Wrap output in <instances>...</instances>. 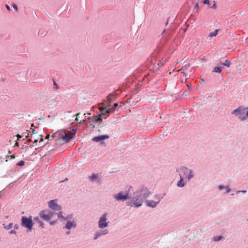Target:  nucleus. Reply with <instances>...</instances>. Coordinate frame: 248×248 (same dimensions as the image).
<instances>
[{
    "mask_svg": "<svg viewBox=\"0 0 248 248\" xmlns=\"http://www.w3.org/2000/svg\"><path fill=\"white\" fill-rule=\"evenodd\" d=\"M170 18V17H168L167 20L165 23V25L167 26L168 24L169 19Z\"/></svg>",
    "mask_w": 248,
    "mask_h": 248,
    "instance_id": "48",
    "label": "nucleus"
},
{
    "mask_svg": "<svg viewBox=\"0 0 248 248\" xmlns=\"http://www.w3.org/2000/svg\"><path fill=\"white\" fill-rule=\"evenodd\" d=\"M70 233V231H68V232H66V234L67 235L69 234Z\"/></svg>",
    "mask_w": 248,
    "mask_h": 248,
    "instance_id": "61",
    "label": "nucleus"
},
{
    "mask_svg": "<svg viewBox=\"0 0 248 248\" xmlns=\"http://www.w3.org/2000/svg\"><path fill=\"white\" fill-rule=\"evenodd\" d=\"M102 115V114H101L96 116L94 115L89 117V123H90V125H92L93 127H94L95 125H93V124L100 123L103 120Z\"/></svg>",
    "mask_w": 248,
    "mask_h": 248,
    "instance_id": "11",
    "label": "nucleus"
},
{
    "mask_svg": "<svg viewBox=\"0 0 248 248\" xmlns=\"http://www.w3.org/2000/svg\"><path fill=\"white\" fill-rule=\"evenodd\" d=\"M247 107L240 106L234 109L232 112V114L238 117V119L241 121H244L248 118L247 116Z\"/></svg>",
    "mask_w": 248,
    "mask_h": 248,
    "instance_id": "3",
    "label": "nucleus"
},
{
    "mask_svg": "<svg viewBox=\"0 0 248 248\" xmlns=\"http://www.w3.org/2000/svg\"><path fill=\"white\" fill-rule=\"evenodd\" d=\"M109 138V136L108 135H102L95 136L92 138V140L93 141L96 142H100L101 144L104 143V140Z\"/></svg>",
    "mask_w": 248,
    "mask_h": 248,
    "instance_id": "12",
    "label": "nucleus"
},
{
    "mask_svg": "<svg viewBox=\"0 0 248 248\" xmlns=\"http://www.w3.org/2000/svg\"><path fill=\"white\" fill-rule=\"evenodd\" d=\"M37 141H38V140H34L33 142H34V143H37Z\"/></svg>",
    "mask_w": 248,
    "mask_h": 248,
    "instance_id": "60",
    "label": "nucleus"
},
{
    "mask_svg": "<svg viewBox=\"0 0 248 248\" xmlns=\"http://www.w3.org/2000/svg\"><path fill=\"white\" fill-rule=\"evenodd\" d=\"M56 201L57 200H52L48 202L49 208L51 209L54 212L59 211L62 209L61 206L57 203Z\"/></svg>",
    "mask_w": 248,
    "mask_h": 248,
    "instance_id": "9",
    "label": "nucleus"
},
{
    "mask_svg": "<svg viewBox=\"0 0 248 248\" xmlns=\"http://www.w3.org/2000/svg\"><path fill=\"white\" fill-rule=\"evenodd\" d=\"M132 186H130L128 189L126 191L125 193L123 192H120L117 194L113 195V198L118 202H124L127 200L131 199V193H130V189Z\"/></svg>",
    "mask_w": 248,
    "mask_h": 248,
    "instance_id": "4",
    "label": "nucleus"
},
{
    "mask_svg": "<svg viewBox=\"0 0 248 248\" xmlns=\"http://www.w3.org/2000/svg\"><path fill=\"white\" fill-rule=\"evenodd\" d=\"M150 193L149 189L147 187L142 186L134 193L135 196L133 197L131 200L127 201L126 204L127 206L130 207H140Z\"/></svg>",
    "mask_w": 248,
    "mask_h": 248,
    "instance_id": "1",
    "label": "nucleus"
},
{
    "mask_svg": "<svg viewBox=\"0 0 248 248\" xmlns=\"http://www.w3.org/2000/svg\"><path fill=\"white\" fill-rule=\"evenodd\" d=\"M29 135H30V133H27V135H26V136H25V139H27V137H28L29 136Z\"/></svg>",
    "mask_w": 248,
    "mask_h": 248,
    "instance_id": "59",
    "label": "nucleus"
},
{
    "mask_svg": "<svg viewBox=\"0 0 248 248\" xmlns=\"http://www.w3.org/2000/svg\"><path fill=\"white\" fill-rule=\"evenodd\" d=\"M35 133V130L34 129L31 128V135L34 134Z\"/></svg>",
    "mask_w": 248,
    "mask_h": 248,
    "instance_id": "49",
    "label": "nucleus"
},
{
    "mask_svg": "<svg viewBox=\"0 0 248 248\" xmlns=\"http://www.w3.org/2000/svg\"><path fill=\"white\" fill-rule=\"evenodd\" d=\"M77 226L76 223L74 221H70L68 220L67 221L65 226L63 227L64 229H67L68 230L71 229L72 228H76Z\"/></svg>",
    "mask_w": 248,
    "mask_h": 248,
    "instance_id": "15",
    "label": "nucleus"
},
{
    "mask_svg": "<svg viewBox=\"0 0 248 248\" xmlns=\"http://www.w3.org/2000/svg\"><path fill=\"white\" fill-rule=\"evenodd\" d=\"M25 162L24 160H20L16 164L17 166H23L25 165Z\"/></svg>",
    "mask_w": 248,
    "mask_h": 248,
    "instance_id": "28",
    "label": "nucleus"
},
{
    "mask_svg": "<svg viewBox=\"0 0 248 248\" xmlns=\"http://www.w3.org/2000/svg\"><path fill=\"white\" fill-rule=\"evenodd\" d=\"M203 3L204 4H207L208 5V6H209V5L210 4V1H209V0H204L203 1Z\"/></svg>",
    "mask_w": 248,
    "mask_h": 248,
    "instance_id": "36",
    "label": "nucleus"
},
{
    "mask_svg": "<svg viewBox=\"0 0 248 248\" xmlns=\"http://www.w3.org/2000/svg\"><path fill=\"white\" fill-rule=\"evenodd\" d=\"M176 172L180 173L182 172L184 175L186 176V179L188 181L192 179L194 175L193 174V170L191 169H188L186 166H182L180 168L176 169Z\"/></svg>",
    "mask_w": 248,
    "mask_h": 248,
    "instance_id": "6",
    "label": "nucleus"
},
{
    "mask_svg": "<svg viewBox=\"0 0 248 248\" xmlns=\"http://www.w3.org/2000/svg\"><path fill=\"white\" fill-rule=\"evenodd\" d=\"M12 6L13 7V8L16 10H18V7H17V6L16 4L15 3H13L12 4Z\"/></svg>",
    "mask_w": 248,
    "mask_h": 248,
    "instance_id": "42",
    "label": "nucleus"
},
{
    "mask_svg": "<svg viewBox=\"0 0 248 248\" xmlns=\"http://www.w3.org/2000/svg\"><path fill=\"white\" fill-rule=\"evenodd\" d=\"M225 189H226V191L225 192V193L226 194L228 193L231 191V189L230 188L229 186H226Z\"/></svg>",
    "mask_w": 248,
    "mask_h": 248,
    "instance_id": "39",
    "label": "nucleus"
},
{
    "mask_svg": "<svg viewBox=\"0 0 248 248\" xmlns=\"http://www.w3.org/2000/svg\"><path fill=\"white\" fill-rule=\"evenodd\" d=\"M17 140H19L22 137V136L19 134H17Z\"/></svg>",
    "mask_w": 248,
    "mask_h": 248,
    "instance_id": "45",
    "label": "nucleus"
},
{
    "mask_svg": "<svg viewBox=\"0 0 248 248\" xmlns=\"http://www.w3.org/2000/svg\"><path fill=\"white\" fill-rule=\"evenodd\" d=\"M199 7V4L198 2H197L194 5L195 8H198Z\"/></svg>",
    "mask_w": 248,
    "mask_h": 248,
    "instance_id": "44",
    "label": "nucleus"
},
{
    "mask_svg": "<svg viewBox=\"0 0 248 248\" xmlns=\"http://www.w3.org/2000/svg\"><path fill=\"white\" fill-rule=\"evenodd\" d=\"M58 134H60V133L59 132H55V133H53L52 135L51 136V137L52 138H56V141L57 142V140L58 139Z\"/></svg>",
    "mask_w": 248,
    "mask_h": 248,
    "instance_id": "26",
    "label": "nucleus"
},
{
    "mask_svg": "<svg viewBox=\"0 0 248 248\" xmlns=\"http://www.w3.org/2000/svg\"><path fill=\"white\" fill-rule=\"evenodd\" d=\"M13 172V170H10L7 171L6 174L3 176V178H6L10 175Z\"/></svg>",
    "mask_w": 248,
    "mask_h": 248,
    "instance_id": "30",
    "label": "nucleus"
},
{
    "mask_svg": "<svg viewBox=\"0 0 248 248\" xmlns=\"http://www.w3.org/2000/svg\"><path fill=\"white\" fill-rule=\"evenodd\" d=\"M218 31H219L218 29H216L213 32H210L209 34V36L212 37L217 36L218 33Z\"/></svg>",
    "mask_w": 248,
    "mask_h": 248,
    "instance_id": "22",
    "label": "nucleus"
},
{
    "mask_svg": "<svg viewBox=\"0 0 248 248\" xmlns=\"http://www.w3.org/2000/svg\"><path fill=\"white\" fill-rule=\"evenodd\" d=\"M54 215V212L49 209L42 210L39 213V215L42 219L46 222L50 221Z\"/></svg>",
    "mask_w": 248,
    "mask_h": 248,
    "instance_id": "7",
    "label": "nucleus"
},
{
    "mask_svg": "<svg viewBox=\"0 0 248 248\" xmlns=\"http://www.w3.org/2000/svg\"><path fill=\"white\" fill-rule=\"evenodd\" d=\"M107 214H103L100 217L98 221V227L100 229H104L108 226V221H107Z\"/></svg>",
    "mask_w": 248,
    "mask_h": 248,
    "instance_id": "8",
    "label": "nucleus"
},
{
    "mask_svg": "<svg viewBox=\"0 0 248 248\" xmlns=\"http://www.w3.org/2000/svg\"><path fill=\"white\" fill-rule=\"evenodd\" d=\"M53 88L58 89L59 88V85L57 84L55 80H53Z\"/></svg>",
    "mask_w": 248,
    "mask_h": 248,
    "instance_id": "33",
    "label": "nucleus"
},
{
    "mask_svg": "<svg viewBox=\"0 0 248 248\" xmlns=\"http://www.w3.org/2000/svg\"><path fill=\"white\" fill-rule=\"evenodd\" d=\"M223 68V67L222 66H216L214 68L213 70H212V72L217 73H220Z\"/></svg>",
    "mask_w": 248,
    "mask_h": 248,
    "instance_id": "21",
    "label": "nucleus"
},
{
    "mask_svg": "<svg viewBox=\"0 0 248 248\" xmlns=\"http://www.w3.org/2000/svg\"><path fill=\"white\" fill-rule=\"evenodd\" d=\"M199 12V11L197 9V10H196V13H198Z\"/></svg>",
    "mask_w": 248,
    "mask_h": 248,
    "instance_id": "64",
    "label": "nucleus"
},
{
    "mask_svg": "<svg viewBox=\"0 0 248 248\" xmlns=\"http://www.w3.org/2000/svg\"><path fill=\"white\" fill-rule=\"evenodd\" d=\"M128 100H127L125 101V102L124 103V104H125V103H128Z\"/></svg>",
    "mask_w": 248,
    "mask_h": 248,
    "instance_id": "63",
    "label": "nucleus"
},
{
    "mask_svg": "<svg viewBox=\"0 0 248 248\" xmlns=\"http://www.w3.org/2000/svg\"><path fill=\"white\" fill-rule=\"evenodd\" d=\"M77 131V129L76 128H73L70 131V134L72 135H75Z\"/></svg>",
    "mask_w": 248,
    "mask_h": 248,
    "instance_id": "32",
    "label": "nucleus"
},
{
    "mask_svg": "<svg viewBox=\"0 0 248 248\" xmlns=\"http://www.w3.org/2000/svg\"><path fill=\"white\" fill-rule=\"evenodd\" d=\"M48 222L49 223L50 226H54L55 224L57 223V220H55L54 221H52L51 220H50V221H48Z\"/></svg>",
    "mask_w": 248,
    "mask_h": 248,
    "instance_id": "31",
    "label": "nucleus"
},
{
    "mask_svg": "<svg viewBox=\"0 0 248 248\" xmlns=\"http://www.w3.org/2000/svg\"><path fill=\"white\" fill-rule=\"evenodd\" d=\"M13 225V223H10L7 225H5L4 224H3V228L6 230H9L12 228Z\"/></svg>",
    "mask_w": 248,
    "mask_h": 248,
    "instance_id": "23",
    "label": "nucleus"
},
{
    "mask_svg": "<svg viewBox=\"0 0 248 248\" xmlns=\"http://www.w3.org/2000/svg\"><path fill=\"white\" fill-rule=\"evenodd\" d=\"M236 193L237 194H238V193H241L240 190H237V191H236Z\"/></svg>",
    "mask_w": 248,
    "mask_h": 248,
    "instance_id": "62",
    "label": "nucleus"
},
{
    "mask_svg": "<svg viewBox=\"0 0 248 248\" xmlns=\"http://www.w3.org/2000/svg\"><path fill=\"white\" fill-rule=\"evenodd\" d=\"M73 138V137L72 136L63 134L60 133V134H58L57 144H60V141H61V140H62L66 143H68Z\"/></svg>",
    "mask_w": 248,
    "mask_h": 248,
    "instance_id": "10",
    "label": "nucleus"
},
{
    "mask_svg": "<svg viewBox=\"0 0 248 248\" xmlns=\"http://www.w3.org/2000/svg\"><path fill=\"white\" fill-rule=\"evenodd\" d=\"M50 137V135H46V137L45 139H48V140H49V138Z\"/></svg>",
    "mask_w": 248,
    "mask_h": 248,
    "instance_id": "51",
    "label": "nucleus"
},
{
    "mask_svg": "<svg viewBox=\"0 0 248 248\" xmlns=\"http://www.w3.org/2000/svg\"><path fill=\"white\" fill-rule=\"evenodd\" d=\"M122 105L123 104L121 102L120 103V105L118 103H115L113 104V105L111 107H110V105L109 104L104 107L100 108L99 110L101 112L102 115L108 116L110 112H114L117 107H121L122 106Z\"/></svg>",
    "mask_w": 248,
    "mask_h": 248,
    "instance_id": "5",
    "label": "nucleus"
},
{
    "mask_svg": "<svg viewBox=\"0 0 248 248\" xmlns=\"http://www.w3.org/2000/svg\"><path fill=\"white\" fill-rule=\"evenodd\" d=\"M180 180L177 183V186L179 187H183L185 186L186 183L184 182V178L183 176L179 173Z\"/></svg>",
    "mask_w": 248,
    "mask_h": 248,
    "instance_id": "17",
    "label": "nucleus"
},
{
    "mask_svg": "<svg viewBox=\"0 0 248 248\" xmlns=\"http://www.w3.org/2000/svg\"><path fill=\"white\" fill-rule=\"evenodd\" d=\"M9 233L11 234H16V232L14 229V230H12L10 231H9Z\"/></svg>",
    "mask_w": 248,
    "mask_h": 248,
    "instance_id": "37",
    "label": "nucleus"
},
{
    "mask_svg": "<svg viewBox=\"0 0 248 248\" xmlns=\"http://www.w3.org/2000/svg\"><path fill=\"white\" fill-rule=\"evenodd\" d=\"M166 195V194L165 193H163V194H156L155 195V198L156 199V200H157L158 201L157 202H158V203H159L160 201H161V200L162 199H163V198Z\"/></svg>",
    "mask_w": 248,
    "mask_h": 248,
    "instance_id": "20",
    "label": "nucleus"
},
{
    "mask_svg": "<svg viewBox=\"0 0 248 248\" xmlns=\"http://www.w3.org/2000/svg\"><path fill=\"white\" fill-rule=\"evenodd\" d=\"M79 124H86V121L85 120H83L82 121H80L79 123Z\"/></svg>",
    "mask_w": 248,
    "mask_h": 248,
    "instance_id": "43",
    "label": "nucleus"
},
{
    "mask_svg": "<svg viewBox=\"0 0 248 248\" xmlns=\"http://www.w3.org/2000/svg\"><path fill=\"white\" fill-rule=\"evenodd\" d=\"M33 221L36 223L38 224V227L41 229H44L45 228V224L43 220L42 219V218L40 217V215H38V216L34 217H33Z\"/></svg>",
    "mask_w": 248,
    "mask_h": 248,
    "instance_id": "13",
    "label": "nucleus"
},
{
    "mask_svg": "<svg viewBox=\"0 0 248 248\" xmlns=\"http://www.w3.org/2000/svg\"><path fill=\"white\" fill-rule=\"evenodd\" d=\"M57 215H58V217L59 218H62V219H64V217L63 216H62V213L61 210L59 211Z\"/></svg>",
    "mask_w": 248,
    "mask_h": 248,
    "instance_id": "29",
    "label": "nucleus"
},
{
    "mask_svg": "<svg viewBox=\"0 0 248 248\" xmlns=\"http://www.w3.org/2000/svg\"><path fill=\"white\" fill-rule=\"evenodd\" d=\"M140 88V87H138L137 89H134L133 90V93H135V94L137 93Z\"/></svg>",
    "mask_w": 248,
    "mask_h": 248,
    "instance_id": "41",
    "label": "nucleus"
},
{
    "mask_svg": "<svg viewBox=\"0 0 248 248\" xmlns=\"http://www.w3.org/2000/svg\"><path fill=\"white\" fill-rule=\"evenodd\" d=\"M6 158L10 157L12 159H14L16 157V155H7L5 156Z\"/></svg>",
    "mask_w": 248,
    "mask_h": 248,
    "instance_id": "38",
    "label": "nucleus"
},
{
    "mask_svg": "<svg viewBox=\"0 0 248 248\" xmlns=\"http://www.w3.org/2000/svg\"><path fill=\"white\" fill-rule=\"evenodd\" d=\"M225 187H226L225 186L222 185H219L218 186V188L219 190H222L224 189H225Z\"/></svg>",
    "mask_w": 248,
    "mask_h": 248,
    "instance_id": "34",
    "label": "nucleus"
},
{
    "mask_svg": "<svg viewBox=\"0 0 248 248\" xmlns=\"http://www.w3.org/2000/svg\"><path fill=\"white\" fill-rule=\"evenodd\" d=\"M116 99V97L115 96V93H109L107 97V99L110 104L111 102L114 101Z\"/></svg>",
    "mask_w": 248,
    "mask_h": 248,
    "instance_id": "18",
    "label": "nucleus"
},
{
    "mask_svg": "<svg viewBox=\"0 0 248 248\" xmlns=\"http://www.w3.org/2000/svg\"><path fill=\"white\" fill-rule=\"evenodd\" d=\"M240 192H241V193H246L247 192V190H240Z\"/></svg>",
    "mask_w": 248,
    "mask_h": 248,
    "instance_id": "50",
    "label": "nucleus"
},
{
    "mask_svg": "<svg viewBox=\"0 0 248 248\" xmlns=\"http://www.w3.org/2000/svg\"><path fill=\"white\" fill-rule=\"evenodd\" d=\"M157 65L159 66V67H160L163 65V63H158Z\"/></svg>",
    "mask_w": 248,
    "mask_h": 248,
    "instance_id": "56",
    "label": "nucleus"
},
{
    "mask_svg": "<svg viewBox=\"0 0 248 248\" xmlns=\"http://www.w3.org/2000/svg\"><path fill=\"white\" fill-rule=\"evenodd\" d=\"M32 140H29L27 141V143L29 144L30 142H31Z\"/></svg>",
    "mask_w": 248,
    "mask_h": 248,
    "instance_id": "58",
    "label": "nucleus"
},
{
    "mask_svg": "<svg viewBox=\"0 0 248 248\" xmlns=\"http://www.w3.org/2000/svg\"><path fill=\"white\" fill-rule=\"evenodd\" d=\"M15 146H17V147L19 146V143L18 142H17V141L16 142V143H15Z\"/></svg>",
    "mask_w": 248,
    "mask_h": 248,
    "instance_id": "54",
    "label": "nucleus"
},
{
    "mask_svg": "<svg viewBox=\"0 0 248 248\" xmlns=\"http://www.w3.org/2000/svg\"><path fill=\"white\" fill-rule=\"evenodd\" d=\"M108 233V231L107 229L100 230L96 232L94 235L93 240H96L102 235L107 234Z\"/></svg>",
    "mask_w": 248,
    "mask_h": 248,
    "instance_id": "14",
    "label": "nucleus"
},
{
    "mask_svg": "<svg viewBox=\"0 0 248 248\" xmlns=\"http://www.w3.org/2000/svg\"><path fill=\"white\" fill-rule=\"evenodd\" d=\"M72 217V215H68L67 217H64V220H67L68 219H71Z\"/></svg>",
    "mask_w": 248,
    "mask_h": 248,
    "instance_id": "35",
    "label": "nucleus"
},
{
    "mask_svg": "<svg viewBox=\"0 0 248 248\" xmlns=\"http://www.w3.org/2000/svg\"><path fill=\"white\" fill-rule=\"evenodd\" d=\"M213 3H213V5H211V4H210L208 7L210 8L215 10L217 8V4H216V2L215 1H214Z\"/></svg>",
    "mask_w": 248,
    "mask_h": 248,
    "instance_id": "27",
    "label": "nucleus"
},
{
    "mask_svg": "<svg viewBox=\"0 0 248 248\" xmlns=\"http://www.w3.org/2000/svg\"><path fill=\"white\" fill-rule=\"evenodd\" d=\"M34 222L33 221L32 217L22 216L21 218L20 225L22 227L27 229L28 232H31L33 230Z\"/></svg>",
    "mask_w": 248,
    "mask_h": 248,
    "instance_id": "2",
    "label": "nucleus"
},
{
    "mask_svg": "<svg viewBox=\"0 0 248 248\" xmlns=\"http://www.w3.org/2000/svg\"><path fill=\"white\" fill-rule=\"evenodd\" d=\"M79 115V113H78V114H77V117H76V118L75 119V121H77V122H78V117Z\"/></svg>",
    "mask_w": 248,
    "mask_h": 248,
    "instance_id": "47",
    "label": "nucleus"
},
{
    "mask_svg": "<svg viewBox=\"0 0 248 248\" xmlns=\"http://www.w3.org/2000/svg\"><path fill=\"white\" fill-rule=\"evenodd\" d=\"M232 64L231 62L228 59H226L225 61V62H220L218 64H220L222 66H226L227 67H230L231 65Z\"/></svg>",
    "mask_w": 248,
    "mask_h": 248,
    "instance_id": "19",
    "label": "nucleus"
},
{
    "mask_svg": "<svg viewBox=\"0 0 248 248\" xmlns=\"http://www.w3.org/2000/svg\"><path fill=\"white\" fill-rule=\"evenodd\" d=\"M98 178V175L97 173H93L91 176V179L92 180H95Z\"/></svg>",
    "mask_w": 248,
    "mask_h": 248,
    "instance_id": "24",
    "label": "nucleus"
},
{
    "mask_svg": "<svg viewBox=\"0 0 248 248\" xmlns=\"http://www.w3.org/2000/svg\"><path fill=\"white\" fill-rule=\"evenodd\" d=\"M14 230H18L19 229V225L18 224H15L14 226Z\"/></svg>",
    "mask_w": 248,
    "mask_h": 248,
    "instance_id": "40",
    "label": "nucleus"
},
{
    "mask_svg": "<svg viewBox=\"0 0 248 248\" xmlns=\"http://www.w3.org/2000/svg\"><path fill=\"white\" fill-rule=\"evenodd\" d=\"M4 194V193L2 192V191H0V198H1Z\"/></svg>",
    "mask_w": 248,
    "mask_h": 248,
    "instance_id": "46",
    "label": "nucleus"
},
{
    "mask_svg": "<svg viewBox=\"0 0 248 248\" xmlns=\"http://www.w3.org/2000/svg\"><path fill=\"white\" fill-rule=\"evenodd\" d=\"M185 24H186V28H188V27L189 26V25L188 24H187L186 22L185 23Z\"/></svg>",
    "mask_w": 248,
    "mask_h": 248,
    "instance_id": "55",
    "label": "nucleus"
},
{
    "mask_svg": "<svg viewBox=\"0 0 248 248\" xmlns=\"http://www.w3.org/2000/svg\"><path fill=\"white\" fill-rule=\"evenodd\" d=\"M6 8H7L8 10H10V6H9V5H8L7 4H6Z\"/></svg>",
    "mask_w": 248,
    "mask_h": 248,
    "instance_id": "52",
    "label": "nucleus"
},
{
    "mask_svg": "<svg viewBox=\"0 0 248 248\" xmlns=\"http://www.w3.org/2000/svg\"><path fill=\"white\" fill-rule=\"evenodd\" d=\"M223 238V236L221 235H218L214 237V240L216 242H218L221 240Z\"/></svg>",
    "mask_w": 248,
    "mask_h": 248,
    "instance_id": "25",
    "label": "nucleus"
},
{
    "mask_svg": "<svg viewBox=\"0 0 248 248\" xmlns=\"http://www.w3.org/2000/svg\"><path fill=\"white\" fill-rule=\"evenodd\" d=\"M158 202H155L153 200L146 201V205L147 207L154 208L158 205Z\"/></svg>",
    "mask_w": 248,
    "mask_h": 248,
    "instance_id": "16",
    "label": "nucleus"
},
{
    "mask_svg": "<svg viewBox=\"0 0 248 248\" xmlns=\"http://www.w3.org/2000/svg\"><path fill=\"white\" fill-rule=\"evenodd\" d=\"M182 29L183 30L184 32H186V31L187 29V28H186V27L185 28H184V29L182 28Z\"/></svg>",
    "mask_w": 248,
    "mask_h": 248,
    "instance_id": "53",
    "label": "nucleus"
},
{
    "mask_svg": "<svg viewBox=\"0 0 248 248\" xmlns=\"http://www.w3.org/2000/svg\"><path fill=\"white\" fill-rule=\"evenodd\" d=\"M40 136L41 137L40 139V142L43 141V139L42 138V136L41 135H40Z\"/></svg>",
    "mask_w": 248,
    "mask_h": 248,
    "instance_id": "57",
    "label": "nucleus"
}]
</instances>
